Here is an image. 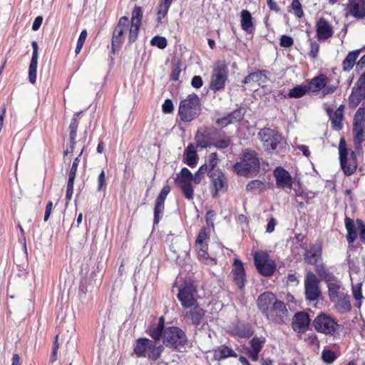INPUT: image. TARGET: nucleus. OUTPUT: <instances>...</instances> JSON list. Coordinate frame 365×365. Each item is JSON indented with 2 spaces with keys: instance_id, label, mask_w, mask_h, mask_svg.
Segmentation results:
<instances>
[{
  "instance_id": "nucleus-1",
  "label": "nucleus",
  "mask_w": 365,
  "mask_h": 365,
  "mask_svg": "<svg viewBox=\"0 0 365 365\" xmlns=\"http://www.w3.org/2000/svg\"><path fill=\"white\" fill-rule=\"evenodd\" d=\"M208 172L207 164H204L200 167L194 175L187 168H183L180 173L177 175L176 184L179 186L186 199L189 200L193 199L194 190L191 182L193 181L195 184H199L205 174L208 173Z\"/></svg>"
},
{
  "instance_id": "nucleus-2",
  "label": "nucleus",
  "mask_w": 365,
  "mask_h": 365,
  "mask_svg": "<svg viewBox=\"0 0 365 365\" xmlns=\"http://www.w3.org/2000/svg\"><path fill=\"white\" fill-rule=\"evenodd\" d=\"M260 163L257 153L249 149L245 150L240 162L233 165L234 171L239 175L252 178L259 170Z\"/></svg>"
},
{
  "instance_id": "nucleus-3",
  "label": "nucleus",
  "mask_w": 365,
  "mask_h": 365,
  "mask_svg": "<svg viewBox=\"0 0 365 365\" xmlns=\"http://www.w3.org/2000/svg\"><path fill=\"white\" fill-rule=\"evenodd\" d=\"M329 297L338 312L344 314L351 309L350 297L345 289L337 283L328 284Z\"/></svg>"
},
{
  "instance_id": "nucleus-4",
  "label": "nucleus",
  "mask_w": 365,
  "mask_h": 365,
  "mask_svg": "<svg viewBox=\"0 0 365 365\" xmlns=\"http://www.w3.org/2000/svg\"><path fill=\"white\" fill-rule=\"evenodd\" d=\"M163 344L168 347L183 351L188 344V340L185 331L177 327H169L164 329Z\"/></svg>"
},
{
  "instance_id": "nucleus-5",
  "label": "nucleus",
  "mask_w": 365,
  "mask_h": 365,
  "mask_svg": "<svg viewBox=\"0 0 365 365\" xmlns=\"http://www.w3.org/2000/svg\"><path fill=\"white\" fill-rule=\"evenodd\" d=\"M200 113V98L197 94H190L185 99L181 101L178 113L182 121L190 122L197 118Z\"/></svg>"
},
{
  "instance_id": "nucleus-6",
  "label": "nucleus",
  "mask_w": 365,
  "mask_h": 365,
  "mask_svg": "<svg viewBox=\"0 0 365 365\" xmlns=\"http://www.w3.org/2000/svg\"><path fill=\"white\" fill-rule=\"evenodd\" d=\"M163 350L162 345H158L156 341L147 338H140L136 341L134 353L138 357H146L155 361Z\"/></svg>"
},
{
  "instance_id": "nucleus-7",
  "label": "nucleus",
  "mask_w": 365,
  "mask_h": 365,
  "mask_svg": "<svg viewBox=\"0 0 365 365\" xmlns=\"http://www.w3.org/2000/svg\"><path fill=\"white\" fill-rule=\"evenodd\" d=\"M314 329L326 335L335 336L339 332L340 325L331 316L321 312L313 321Z\"/></svg>"
},
{
  "instance_id": "nucleus-8",
  "label": "nucleus",
  "mask_w": 365,
  "mask_h": 365,
  "mask_svg": "<svg viewBox=\"0 0 365 365\" xmlns=\"http://www.w3.org/2000/svg\"><path fill=\"white\" fill-rule=\"evenodd\" d=\"M339 153L341 168L347 176L352 175L357 168V159L354 152L348 153L346 143L344 138H341L339 144Z\"/></svg>"
},
{
  "instance_id": "nucleus-9",
  "label": "nucleus",
  "mask_w": 365,
  "mask_h": 365,
  "mask_svg": "<svg viewBox=\"0 0 365 365\" xmlns=\"http://www.w3.org/2000/svg\"><path fill=\"white\" fill-rule=\"evenodd\" d=\"M197 292L196 288L190 281H185L179 287L178 299L185 309H189L198 304L197 301Z\"/></svg>"
},
{
  "instance_id": "nucleus-10",
  "label": "nucleus",
  "mask_w": 365,
  "mask_h": 365,
  "mask_svg": "<svg viewBox=\"0 0 365 365\" xmlns=\"http://www.w3.org/2000/svg\"><path fill=\"white\" fill-rule=\"evenodd\" d=\"M255 264L258 272L263 276L269 277L273 274L276 269V264L270 259L268 253L259 251L254 255Z\"/></svg>"
},
{
  "instance_id": "nucleus-11",
  "label": "nucleus",
  "mask_w": 365,
  "mask_h": 365,
  "mask_svg": "<svg viewBox=\"0 0 365 365\" xmlns=\"http://www.w3.org/2000/svg\"><path fill=\"white\" fill-rule=\"evenodd\" d=\"M258 136L264 148L268 152L276 150L282 140L281 135L277 130L268 128L261 129L258 133Z\"/></svg>"
},
{
  "instance_id": "nucleus-12",
  "label": "nucleus",
  "mask_w": 365,
  "mask_h": 365,
  "mask_svg": "<svg viewBox=\"0 0 365 365\" xmlns=\"http://www.w3.org/2000/svg\"><path fill=\"white\" fill-rule=\"evenodd\" d=\"M318 284L319 280L317 276L312 272H308L304 279L307 299L314 301L318 299L321 294Z\"/></svg>"
},
{
  "instance_id": "nucleus-13",
  "label": "nucleus",
  "mask_w": 365,
  "mask_h": 365,
  "mask_svg": "<svg viewBox=\"0 0 365 365\" xmlns=\"http://www.w3.org/2000/svg\"><path fill=\"white\" fill-rule=\"evenodd\" d=\"M143 19V11L141 7L135 6L132 11L131 23L129 29L128 41L133 43L138 36L140 26Z\"/></svg>"
},
{
  "instance_id": "nucleus-14",
  "label": "nucleus",
  "mask_w": 365,
  "mask_h": 365,
  "mask_svg": "<svg viewBox=\"0 0 365 365\" xmlns=\"http://www.w3.org/2000/svg\"><path fill=\"white\" fill-rule=\"evenodd\" d=\"M129 26V19L127 16L120 18L115 27L112 36V48L114 51L123 43V36Z\"/></svg>"
},
{
  "instance_id": "nucleus-15",
  "label": "nucleus",
  "mask_w": 365,
  "mask_h": 365,
  "mask_svg": "<svg viewBox=\"0 0 365 365\" xmlns=\"http://www.w3.org/2000/svg\"><path fill=\"white\" fill-rule=\"evenodd\" d=\"M274 176L278 188L282 189L286 192L292 190L293 185L292 178L285 169L282 167H277L274 170Z\"/></svg>"
},
{
  "instance_id": "nucleus-16",
  "label": "nucleus",
  "mask_w": 365,
  "mask_h": 365,
  "mask_svg": "<svg viewBox=\"0 0 365 365\" xmlns=\"http://www.w3.org/2000/svg\"><path fill=\"white\" fill-rule=\"evenodd\" d=\"M185 309L182 312V316L191 324L197 326L200 324L204 320L205 311L198 304Z\"/></svg>"
},
{
  "instance_id": "nucleus-17",
  "label": "nucleus",
  "mask_w": 365,
  "mask_h": 365,
  "mask_svg": "<svg viewBox=\"0 0 365 365\" xmlns=\"http://www.w3.org/2000/svg\"><path fill=\"white\" fill-rule=\"evenodd\" d=\"M275 300V295L269 292H264L258 297V307L267 319H269V316L272 314V307Z\"/></svg>"
},
{
  "instance_id": "nucleus-18",
  "label": "nucleus",
  "mask_w": 365,
  "mask_h": 365,
  "mask_svg": "<svg viewBox=\"0 0 365 365\" xmlns=\"http://www.w3.org/2000/svg\"><path fill=\"white\" fill-rule=\"evenodd\" d=\"M227 78V73L225 68H216L214 69L210 81V89L212 91H220L225 86Z\"/></svg>"
},
{
  "instance_id": "nucleus-19",
  "label": "nucleus",
  "mask_w": 365,
  "mask_h": 365,
  "mask_svg": "<svg viewBox=\"0 0 365 365\" xmlns=\"http://www.w3.org/2000/svg\"><path fill=\"white\" fill-rule=\"evenodd\" d=\"M317 37L319 41H326L334 34V30L329 22L324 18H319L316 23Z\"/></svg>"
},
{
  "instance_id": "nucleus-20",
  "label": "nucleus",
  "mask_w": 365,
  "mask_h": 365,
  "mask_svg": "<svg viewBox=\"0 0 365 365\" xmlns=\"http://www.w3.org/2000/svg\"><path fill=\"white\" fill-rule=\"evenodd\" d=\"M364 98H365V84L357 81L349 98V106L355 108Z\"/></svg>"
},
{
  "instance_id": "nucleus-21",
  "label": "nucleus",
  "mask_w": 365,
  "mask_h": 365,
  "mask_svg": "<svg viewBox=\"0 0 365 365\" xmlns=\"http://www.w3.org/2000/svg\"><path fill=\"white\" fill-rule=\"evenodd\" d=\"M195 140L197 147L205 148L212 146V133L207 128H200L197 130Z\"/></svg>"
},
{
  "instance_id": "nucleus-22",
  "label": "nucleus",
  "mask_w": 365,
  "mask_h": 365,
  "mask_svg": "<svg viewBox=\"0 0 365 365\" xmlns=\"http://www.w3.org/2000/svg\"><path fill=\"white\" fill-rule=\"evenodd\" d=\"M322 253V245L319 243H315L310 245L309 249L305 250L304 255L306 262L312 265H315L321 259Z\"/></svg>"
},
{
  "instance_id": "nucleus-23",
  "label": "nucleus",
  "mask_w": 365,
  "mask_h": 365,
  "mask_svg": "<svg viewBox=\"0 0 365 365\" xmlns=\"http://www.w3.org/2000/svg\"><path fill=\"white\" fill-rule=\"evenodd\" d=\"M310 319L305 312L297 313L294 317L292 328L295 331L304 333L309 327Z\"/></svg>"
},
{
  "instance_id": "nucleus-24",
  "label": "nucleus",
  "mask_w": 365,
  "mask_h": 365,
  "mask_svg": "<svg viewBox=\"0 0 365 365\" xmlns=\"http://www.w3.org/2000/svg\"><path fill=\"white\" fill-rule=\"evenodd\" d=\"M33 53L29 67V81L31 83L34 84L36 81V72L38 66V46L36 41L31 43Z\"/></svg>"
},
{
  "instance_id": "nucleus-25",
  "label": "nucleus",
  "mask_w": 365,
  "mask_h": 365,
  "mask_svg": "<svg viewBox=\"0 0 365 365\" xmlns=\"http://www.w3.org/2000/svg\"><path fill=\"white\" fill-rule=\"evenodd\" d=\"M233 279L240 289L245 287V273L242 261L236 259L233 263L232 268Z\"/></svg>"
},
{
  "instance_id": "nucleus-26",
  "label": "nucleus",
  "mask_w": 365,
  "mask_h": 365,
  "mask_svg": "<svg viewBox=\"0 0 365 365\" xmlns=\"http://www.w3.org/2000/svg\"><path fill=\"white\" fill-rule=\"evenodd\" d=\"M349 13L356 19L365 17V0H349Z\"/></svg>"
},
{
  "instance_id": "nucleus-27",
  "label": "nucleus",
  "mask_w": 365,
  "mask_h": 365,
  "mask_svg": "<svg viewBox=\"0 0 365 365\" xmlns=\"http://www.w3.org/2000/svg\"><path fill=\"white\" fill-rule=\"evenodd\" d=\"M208 244L195 242V249L197 252L198 258L203 263L207 264H215V259L210 257L207 253Z\"/></svg>"
},
{
  "instance_id": "nucleus-28",
  "label": "nucleus",
  "mask_w": 365,
  "mask_h": 365,
  "mask_svg": "<svg viewBox=\"0 0 365 365\" xmlns=\"http://www.w3.org/2000/svg\"><path fill=\"white\" fill-rule=\"evenodd\" d=\"M237 354L231 348L222 345L213 349V358L215 360L221 361L228 357H237Z\"/></svg>"
},
{
  "instance_id": "nucleus-29",
  "label": "nucleus",
  "mask_w": 365,
  "mask_h": 365,
  "mask_svg": "<svg viewBox=\"0 0 365 365\" xmlns=\"http://www.w3.org/2000/svg\"><path fill=\"white\" fill-rule=\"evenodd\" d=\"M267 80L268 78L266 75V72L264 71H259L247 76L243 81V83L249 84L251 83H257L258 86H260L262 83H265Z\"/></svg>"
},
{
  "instance_id": "nucleus-30",
  "label": "nucleus",
  "mask_w": 365,
  "mask_h": 365,
  "mask_svg": "<svg viewBox=\"0 0 365 365\" xmlns=\"http://www.w3.org/2000/svg\"><path fill=\"white\" fill-rule=\"evenodd\" d=\"M165 319L163 317H160L158 323L156 326H153L149 329L150 336L158 343L160 338L163 339V331L165 329L164 327Z\"/></svg>"
},
{
  "instance_id": "nucleus-31",
  "label": "nucleus",
  "mask_w": 365,
  "mask_h": 365,
  "mask_svg": "<svg viewBox=\"0 0 365 365\" xmlns=\"http://www.w3.org/2000/svg\"><path fill=\"white\" fill-rule=\"evenodd\" d=\"M210 178L217 192L222 190L225 185V177L220 170L212 171L209 174Z\"/></svg>"
},
{
  "instance_id": "nucleus-32",
  "label": "nucleus",
  "mask_w": 365,
  "mask_h": 365,
  "mask_svg": "<svg viewBox=\"0 0 365 365\" xmlns=\"http://www.w3.org/2000/svg\"><path fill=\"white\" fill-rule=\"evenodd\" d=\"M353 133L355 144L359 145L365 140V123H354Z\"/></svg>"
},
{
  "instance_id": "nucleus-33",
  "label": "nucleus",
  "mask_w": 365,
  "mask_h": 365,
  "mask_svg": "<svg viewBox=\"0 0 365 365\" xmlns=\"http://www.w3.org/2000/svg\"><path fill=\"white\" fill-rule=\"evenodd\" d=\"M241 27L242 30L250 34L253 31V21L250 12L247 10L241 11Z\"/></svg>"
},
{
  "instance_id": "nucleus-34",
  "label": "nucleus",
  "mask_w": 365,
  "mask_h": 365,
  "mask_svg": "<svg viewBox=\"0 0 365 365\" xmlns=\"http://www.w3.org/2000/svg\"><path fill=\"white\" fill-rule=\"evenodd\" d=\"M359 53L360 50L353 51L348 53L342 62L344 71H349L353 68Z\"/></svg>"
},
{
  "instance_id": "nucleus-35",
  "label": "nucleus",
  "mask_w": 365,
  "mask_h": 365,
  "mask_svg": "<svg viewBox=\"0 0 365 365\" xmlns=\"http://www.w3.org/2000/svg\"><path fill=\"white\" fill-rule=\"evenodd\" d=\"M328 81V78L325 75L320 74L311 80L309 86L313 91H318L324 88Z\"/></svg>"
},
{
  "instance_id": "nucleus-36",
  "label": "nucleus",
  "mask_w": 365,
  "mask_h": 365,
  "mask_svg": "<svg viewBox=\"0 0 365 365\" xmlns=\"http://www.w3.org/2000/svg\"><path fill=\"white\" fill-rule=\"evenodd\" d=\"M185 153L187 165L190 167H194L197 164V158L195 145L193 144H189Z\"/></svg>"
},
{
  "instance_id": "nucleus-37",
  "label": "nucleus",
  "mask_w": 365,
  "mask_h": 365,
  "mask_svg": "<svg viewBox=\"0 0 365 365\" xmlns=\"http://www.w3.org/2000/svg\"><path fill=\"white\" fill-rule=\"evenodd\" d=\"M345 226H346V229L347 230V235H346L347 242L349 244L353 243L357 237V234L354 230L355 225H354V221L349 217H346L345 218Z\"/></svg>"
},
{
  "instance_id": "nucleus-38",
  "label": "nucleus",
  "mask_w": 365,
  "mask_h": 365,
  "mask_svg": "<svg viewBox=\"0 0 365 365\" xmlns=\"http://www.w3.org/2000/svg\"><path fill=\"white\" fill-rule=\"evenodd\" d=\"M272 307V314L269 316V319H272L275 316L282 317L287 312L284 303L277 299Z\"/></svg>"
},
{
  "instance_id": "nucleus-39",
  "label": "nucleus",
  "mask_w": 365,
  "mask_h": 365,
  "mask_svg": "<svg viewBox=\"0 0 365 365\" xmlns=\"http://www.w3.org/2000/svg\"><path fill=\"white\" fill-rule=\"evenodd\" d=\"M265 188V184L258 180H254L250 182L246 186L247 192H250L252 193H259Z\"/></svg>"
},
{
  "instance_id": "nucleus-40",
  "label": "nucleus",
  "mask_w": 365,
  "mask_h": 365,
  "mask_svg": "<svg viewBox=\"0 0 365 365\" xmlns=\"http://www.w3.org/2000/svg\"><path fill=\"white\" fill-rule=\"evenodd\" d=\"M79 115H80V113H76L73 115V117L72 120L69 125V130H70L69 137H70V141H71L72 143H73V140H76L77 128L78 126V118L79 117Z\"/></svg>"
},
{
  "instance_id": "nucleus-41",
  "label": "nucleus",
  "mask_w": 365,
  "mask_h": 365,
  "mask_svg": "<svg viewBox=\"0 0 365 365\" xmlns=\"http://www.w3.org/2000/svg\"><path fill=\"white\" fill-rule=\"evenodd\" d=\"M343 118L342 110L340 108L337 109L334 111L331 115H330V119L331 121L332 127L335 130L341 129V122Z\"/></svg>"
},
{
  "instance_id": "nucleus-42",
  "label": "nucleus",
  "mask_w": 365,
  "mask_h": 365,
  "mask_svg": "<svg viewBox=\"0 0 365 365\" xmlns=\"http://www.w3.org/2000/svg\"><path fill=\"white\" fill-rule=\"evenodd\" d=\"M237 118H240V113L238 111H234L225 117L217 119L216 123L218 125H221L222 127H225L232 123L233 120H236Z\"/></svg>"
},
{
  "instance_id": "nucleus-43",
  "label": "nucleus",
  "mask_w": 365,
  "mask_h": 365,
  "mask_svg": "<svg viewBox=\"0 0 365 365\" xmlns=\"http://www.w3.org/2000/svg\"><path fill=\"white\" fill-rule=\"evenodd\" d=\"M165 207V202L156 200L154 209V225L159 223Z\"/></svg>"
},
{
  "instance_id": "nucleus-44",
  "label": "nucleus",
  "mask_w": 365,
  "mask_h": 365,
  "mask_svg": "<svg viewBox=\"0 0 365 365\" xmlns=\"http://www.w3.org/2000/svg\"><path fill=\"white\" fill-rule=\"evenodd\" d=\"M171 4L160 1L157 12V20L160 22L165 17Z\"/></svg>"
},
{
  "instance_id": "nucleus-45",
  "label": "nucleus",
  "mask_w": 365,
  "mask_h": 365,
  "mask_svg": "<svg viewBox=\"0 0 365 365\" xmlns=\"http://www.w3.org/2000/svg\"><path fill=\"white\" fill-rule=\"evenodd\" d=\"M322 359L326 364H331L336 359V355L333 351L325 349L322 353Z\"/></svg>"
},
{
  "instance_id": "nucleus-46",
  "label": "nucleus",
  "mask_w": 365,
  "mask_h": 365,
  "mask_svg": "<svg viewBox=\"0 0 365 365\" xmlns=\"http://www.w3.org/2000/svg\"><path fill=\"white\" fill-rule=\"evenodd\" d=\"M307 91L308 90L306 86H297L290 90V91L288 94V96L289 98H301L304 95L306 94Z\"/></svg>"
},
{
  "instance_id": "nucleus-47",
  "label": "nucleus",
  "mask_w": 365,
  "mask_h": 365,
  "mask_svg": "<svg viewBox=\"0 0 365 365\" xmlns=\"http://www.w3.org/2000/svg\"><path fill=\"white\" fill-rule=\"evenodd\" d=\"M264 343V338L254 337L250 341L251 346L249 350L260 352Z\"/></svg>"
},
{
  "instance_id": "nucleus-48",
  "label": "nucleus",
  "mask_w": 365,
  "mask_h": 365,
  "mask_svg": "<svg viewBox=\"0 0 365 365\" xmlns=\"http://www.w3.org/2000/svg\"><path fill=\"white\" fill-rule=\"evenodd\" d=\"M83 150H84V146L82 148L80 153L74 159V160H73V162L72 163L71 168V170H70V173H69V175H68V179L75 180L76 175L77 169H78V164H79V162H80V157L83 154Z\"/></svg>"
},
{
  "instance_id": "nucleus-49",
  "label": "nucleus",
  "mask_w": 365,
  "mask_h": 365,
  "mask_svg": "<svg viewBox=\"0 0 365 365\" xmlns=\"http://www.w3.org/2000/svg\"><path fill=\"white\" fill-rule=\"evenodd\" d=\"M217 163H218V158H217V153H212L209 155L208 163H206L207 165V170L209 171L208 172V175L210 174V172H212V171H217V170H215V168L217 165Z\"/></svg>"
},
{
  "instance_id": "nucleus-50",
  "label": "nucleus",
  "mask_w": 365,
  "mask_h": 365,
  "mask_svg": "<svg viewBox=\"0 0 365 365\" xmlns=\"http://www.w3.org/2000/svg\"><path fill=\"white\" fill-rule=\"evenodd\" d=\"M150 43L151 45L157 46L160 49H163L167 46V40L163 36H156L153 37Z\"/></svg>"
},
{
  "instance_id": "nucleus-51",
  "label": "nucleus",
  "mask_w": 365,
  "mask_h": 365,
  "mask_svg": "<svg viewBox=\"0 0 365 365\" xmlns=\"http://www.w3.org/2000/svg\"><path fill=\"white\" fill-rule=\"evenodd\" d=\"M209 240V231H207V229L203 228L201 229L200 232L198 233L195 242L208 244Z\"/></svg>"
},
{
  "instance_id": "nucleus-52",
  "label": "nucleus",
  "mask_w": 365,
  "mask_h": 365,
  "mask_svg": "<svg viewBox=\"0 0 365 365\" xmlns=\"http://www.w3.org/2000/svg\"><path fill=\"white\" fill-rule=\"evenodd\" d=\"M292 9L294 13V14L298 17L301 18L303 14V9L302 8V5L298 0H293L291 4Z\"/></svg>"
},
{
  "instance_id": "nucleus-53",
  "label": "nucleus",
  "mask_w": 365,
  "mask_h": 365,
  "mask_svg": "<svg viewBox=\"0 0 365 365\" xmlns=\"http://www.w3.org/2000/svg\"><path fill=\"white\" fill-rule=\"evenodd\" d=\"M230 139L229 138H222L212 143V146L219 149H224L230 145Z\"/></svg>"
},
{
  "instance_id": "nucleus-54",
  "label": "nucleus",
  "mask_w": 365,
  "mask_h": 365,
  "mask_svg": "<svg viewBox=\"0 0 365 365\" xmlns=\"http://www.w3.org/2000/svg\"><path fill=\"white\" fill-rule=\"evenodd\" d=\"M294 43V41L292 37L283 35L280 38V46L284 48L291 47Z\"/></svg>"
},
{
  "instance_id": "nucleus-55",
  "label": "nucleus",
  "mask_w": 365,
  "mask_h": 365,
  "mask_svg": "<svg viewBox=\"0 0 365 365\" xmlns=\"http://www.w3.org/2000/svg\"><path fill=\"white\" fill-rule=\"evenodd\" d=\"M319 50V44L316 41L310 42V51L309 53V56L313 58H315L318 56Z\"/></svg>"
},
{
  "instance_id": "nucleus-56",
  "label": "nucleus",
  "mask_w": 365,
  "mask_h": 365,
  "mask_svg": "<svg viewBox=\"0 0 365 365\" xmlns=\"http://www.w3.org/2000/svg\"><path fill=\"white\" fill-rule=\"evenodd\" d=\"M74 180H75L73 179L68 180L67 189L66 192V198L68 201H70L73 196Z\"/></svg>"
},
{
  "instance_id": "nucleus-57",
  "label": "nucleus",
  "mask_w": 365,
  "mask_h": 365,
  "mask_svg": "<svg viewBox=\"0 0 365 365\" xmlns=\"http://www.w3.org/2000/svg\"><path fill=\"white\" fill-rule=\"evenodd\" d=\"M364 114L365 110L363 108H359L356 110L354 118V123H365L364 120Z\"/></svg>"
},
{
  "instance_id": "nucleus-58",
  "label": "nucleus",
  "mask_w": 365,
  "mask_h": 365,
  "mask_svg": "<svg viewBox=\"0 0 365 365\" xmlns=\"http://www.w3.org/2000/svg\"><path fill=\"white\" fill-rule=\"evenodd\" d=\"M356 224L359 228V238L361 242L365 245V225L361 220H357Z\"/></svg>"
},
{
  "instance_id": "nucleus-59",
  "label": "nucleus",
  "mask_w": 365,
  "mask_h": 365,
  "mask_svg": "<svg viewBox=\"0 0 365 365\" xmlns=\"http://www.w3.org/2000/svg\"><path fill=\"white\" fill-rule=\"evenodd\" d=\"M170 192V187L168 185H165L162 188V190H161L159 195L158 196L156 200L165 202V200L166 199V197H167V195H168V193Z\"/></svg>"
},
{
  "instance_id": "nucleus-60",
  "label": "nucleus",
  "mask_w": 365,
  "mask_h": 365,
  "mask_svg": "<svg viewBox=\"0 0 365 365\" xmlns=\"http://www.w3.org/2000/svg\"><path fill=\"white\" fill-rule=\"evenodd\" d=\"M162 109L164 113H172L174 109L173 101L170 99H166L163 104Z\"/></svg>"
},
{
  "instance_id": "nucleus-61",
  "label": "nucleus",
  "mask_w": 365,
  "mask_h": 365,
  "mask_svg": "<svg viewBox=\"0 0 365 365\" xmlns=\"http://www.w3.org/2000/svg\"><path fill=\"white\" fill-rule=\"evenodd\" d=\"M305 341L309 344V345H316L319 346V342L317 338V336L315 334H310L307 335V337L305 339Z\"/></svg>"
},
{
  "instance_id": "nucleus-62",
  "label": "nucleus",
  "mask_w": 365,
  "mask_h": 365,
  "mask_svg": "<svg viewBox=\"0 0 365 365\" xmlns=\"http://www.w3.org/2000/svg\"><path fill=\"white\" fill-rule=\"evenodd\" d=\"M106 185V176L103 170L99 174L98 177V190L101 191Z\"/></svg>"
},
{
  "instance_id": "nucleus-63",
  "label": "nucleus",
  "mask_w": 365,
  "mask_h": 365,
  "mask_svg": "<svg viewBox=\"0 0 365 365\" xmlns=\"http://www.w3.org/2000/svg\"><path fill=\"white\" fill-rule=\"evenodd\" d=\"M191 85L195 88H200L202 86V79L200 76H195L191 81Z\"/></svg>"
},
{
  "instance_id": "nucleus-64",
  "label": "nucleus",
  "mask_w": 365,
  "mask_h": 365,
  "mask_svg": "<svg viewBox=\"0 0 365 365\" xmlns=\"http://www.w3.org/2000/svg\"><path fill=\"white\" fill-rule=\"evenodd\" d=\"M353 296L356 300H360L363 297L361 294V287H353Z\"/></svg>"
}]
</instances>
